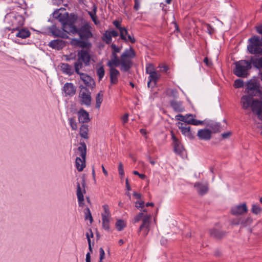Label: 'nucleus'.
Masks as SVG:
<instances>
[{
  "instance_id": "4",
  "label": "nucleus",
  "mask_w": 262,
  "mask_h": 262,
  "mask_svg": "<svg viewBox=\"0 0 262 262\" xmlns=\"http://www.w3.org/2000/svg\"><path fill=\"white\" fill-rule=\"evenodd\" d=\"M249 44L247 49L252 54L262 55V39L257 35L253 36L248 39Z\"/></svg>"
},
{
  "instance_id": "63",
  "label": "nucleus",
  "mask_w": 262,
  "mask_h": 262,
  "mask_svg": "<svg viewBox=\"0 0 262 262\" xmlns=\"http://www.w3.org/2000/svg\"><path fill=\"white\" fill-rule=\"evenodd\" d=\"M140 0H134V2H135V5H134V9L136 10V11H137L140 8Z\"/></svg>"
},
{
  "instance_id": "45",
  "label": "nucleus",
  "mask_w": 262,
  "mask_h": 262,
  "mask_svg": "<svg viewBox=\"0 0 262 262\" xmlns=\"http://www.w3.org/2000/svg\"><path fill=\"white\" fill-rule=\"evenodd\" d=\"M97 74L99 76V80H101L105 74V71L103 66H101L97 70Z\"/></svg>"
},
{
  "instance_id": "51",
  "label": "nucleus",
  "mask_w": 262,
  "mask_h": 262,
  "mask_svg": "<svg viewBox=\"0 0 262 262\" xmlns=\"http://www.w3.org/2000/svg\"><path fill=\"white\" fill-rule=\"evenodd\" d=\"M118 173L122 179L124 176V172L123 169V165L122 162H119L118 164Z\"/></svg>"
},
{
  "instance_id": "18",
  "label": "nucleus",
  "mask_w": 262,
  "mask_h": 262,
  "mask_svg": "<svg viewBox=\"0 0 262 262\" xmlns=\"http://www.w3.org/2000/svg\"><path fill=\"white\" fill-rule=\"evenodd\" d=\"M80 79L83 82L85 85L90 88H94L95 86V82L94 79L85 73L80 74Z\"/></svg>"
},
{
  "instance_id": "36",
  "label": "nucleus",
  "mask_w": 262,
  "mask_h": 262,
  "mask_svg": "<svg viewBox=\"0 0 262 262\" xmlns=\"http://www.w3.org/2000/svg\"><path fill=\"white\" fill-rule=\"evenodd\" d=\"M167 95L173 99H176L179 97V93L176 89H169L167 91Z\"/></svg>"
},
{
  "instance_id": "27",
  "label": "nucleus",
  "mask_w": 262,
  "mask_h": 262,
  "mask_svg": "<svg viewBox=\"0 0 262 262\" xmlns=\"http://www.w3.org/2000/svg\"><path fill=\"white\" fill-rule=\"evenodd\" d=\"M75 166L78 171H82L86 166L85 159L77 157L75 160Z\"/></svg>"
},
{
  "instance_id": "48",
  "label": "nucleus",
  "mask_w": 262,
  "mask_h": 262,
  "mask_svg": "<svg viewBox=\"0 0 262 262\" xmlns=\"http://www.w3.org/2000/svg\"><path fill=\"white\" fill-rule=\"evenodd\" d=\"M78 43L79 46L82 48H89L91 46V43L81 40L78 41Z\"/></svg>"
},
{
  "instance_id": "62",
  "label": "nucleus",
  "mask_w": 262,
  "mask_h": 262,
  "mask_svg": "<svg viewBox=\"0 0 262 262\" xmlns=\"http://www.w3.org/2000/svg\"><path fill=\"white\" fill-rule=\"evenodd\" d=\"M207 27V31L210 34L212 35L214 32V29L211 27V26L209 24L206 25Z\"/></svg>"
},
{
  "instance_id": "64",
  "label": "nucleus",
  "mask_w": 262,
  "mask_h": 262,
  "mask_svg": "<svg viewBox=\"0 0 262 262\" xmlns=\"http://www.w3.org/2000/svg\"><path fill=\"white\" fill-rule=\"evenodd\" d=\"M135 203L136 206L138 208H143L144 206V202L143 201H136Z\"/></svg>"
},
{
  "instance_id": "29",
  "label": "nucleus",
  "mask_w": 262,
  "mask_h": 262,
  "mask_svg": "<svg viewBox=\"0 0 262 262\" xmlns=\"http://www.w3.org/2000/svg\"><path fill=\"white\" fill-rule=\"evenodd\" d=\"M7 30L11 31L8 35V38L9 39L12 40L14 42H16V27L11 28L7 27L5 28V32H7Z\"/></svg>"
},
{
  "instance_id": "24",
  "label": "nucleus",
  "mask_w": 262,
  "mask_h": 262,
  "mask_svg": "<svg viewBox=\"0 0 262 262\" xmlns=\"http://www.w3.org/2000/svg\"><path fill=\"white\" fill-rule=\"evenodd\" d=\"M198 192L201 195L206 194L208 192V187L207 183H196L194 184Z\"/></svg>"
},
{
  "instance_id": "10",
  "label": "nucleus",
  "mask_w": 262,
  "mask_h": 262,
  "mask_svg": "<svg viewBox=\"0 0 262 262\" xmlns=\"http://www.w3.org/2000/svg\"><path fill=\"white\" fill-rule=\"evenodd\" d=\"M246 92L252 96L261 94L259 85L255 82L250 81L247 84Z\"/></svg>"
},
{
  "instance_id": "41",
  "label": "nucleus",
  "mask_w": 262,
  "mask_h": 262,
  "mask_svg": "<svg viewBox=\"0 0 262 262\" xmlns=\"http://www.w3.org/2000/svg\"><path fill=\"white\" fill-rule=\"evenodd\" d=\"M102 40L105 42L106 44H110L112 40V36L108 31H106L103 35Z\"/></svg>"
},
{
  "instance_id": "37",
  "label": "nucleus",
  "mask_w": 262,
  "mask_h": 262,
  "mask_svg": "<svg viewBox=\"0 0 262 262\" xmlns=\"http://www.w3.org/2000/svg\"><path fill=\"white\" fill-rule=\"evenodd\" d=\"M103 95L102 91L98 93L96 97V107L99 109L103 101Z\"/></svg>"
},
{
  "instance_id": "14",
  "label": "nucleus",
  "mask_w": 262,
  "mask_h": 262,
  "mask_svg": "<svg viewBox=\"0 0 262 262\" xmlns=\"http://www.w3.org/2000/svg\"><path fill=\"white\" fill-rule=\"evenodd\" d=\"M169 104L173 111L176 113H182L185 110L183 101L172 99L169 101Z\"/></svg>"
},
{
  "instance_id": "60",
  "label": "nucleus",
  "mask_w": 262,
  "mask_h": 262,
  "mask_svg": "<svg viewBox=\"0 0 262 262\" xmlns=\"http://www.w3.org/2000/svg\"><path fill=\"white\" fill-rule=\"evenodd\" d=\"M99 253H100L99 261H103V259L104 258L105 252L102 248H100Z\"/></svg>"
},
{
  "instance_id": "22",
  "label": "nucleus",
  "mask_w": 262,
  "mask_h": 262,
  "mask_svg": "<svg viewBox=\"0 0 262 262\" xmlns=\"http://www.w3.org/2000/svg\"><path fill=\"white\" fill-rule=\"evenodd\" d=\"M107 65L109 67H118L121 66V59H119L117 54L115 53H112L111 60L107 62Z\"/></svg>"
},
{
  "instance_id": "3",
  "label": "nucleus",
  "mask_w": 262,
  "mask_h": 262,
  "mask_svg": "<svg viewBox=\"0 0 262 262\" xmlns=\"http://www.w3.org/2000/svg\"><path fill=\"white\" fill-rule=\"evenodd\" d=\"M53 17L62 24V29L64 31L69 32L71 29L75 30L73 28L74 22L69 18L67 12L62 14L59 13V10H56L53 13Z\"/></svg>"
},
{
  "instance_id": "9",
  "label": "nucleus",
  "mask_w": 262,
  "mask_h": 262,
  "mask_svg": "<svg viewBox=\"0 0 262 262\" xmlns=\"http://www.w3.org/2000/svg\"><path fill=\"white\" fill-rule=\"evenodd\" d=\"M151 219L150 214L145 215L143 220V223L139 227V232L143 237H145L147 235L150 230Z\"/></svg>"
},
{
  "instance_id": "46",
  "label": "nucleus",
  "mask_w": 262,
  "mask_h": 262,
  "mask_svg": "<svg viewBox=\"0 0 262 262\" xmlns=\"http://www.w3.org/2000/svg\"><path fill=\"white\" fill-rule=\"evenodd\" d=\"M147 214H146V215ZM145 216V215H144L143 212H140L138 214H137L136 216H135L134 218L133 222L134 223H136L142 220L143 221V220L144 217Z\"/></svg>"
},
{
  "instance_id": "7",
  "label": "nucleus",
  "mask_w": 262,
  "mask_h": 262,
  "mask_svg": "<svg viewBox=\"0 0 262 262\" xmlns=\"http://www.w3.org/2000/svg\"><path fill=\"white\" fill-rule=\"evenodd\" d=\"M80 92L78 97L80 100V103L81 105H85L86 106H90L92 103L91 93L89 90L83 85L79 86Z\"/></svg>"
},
{
  "instance_id": "34",
  "label": "nucleus",
  "mask_w": 262,
  "mask_h": 262,
  "mask_svg": "<svg viewBox=\"0 0 262 262\" xmlns=\"http://www.w3.org/2000/svg\"><path fill=\"white\" fill-rule=\"evenodd\" d=\"M225 232L218 230L215 229H212L210 231V235L212 237L216 238H221L225 235Z\"/></svg>"
},
{
  "instance_id": "8",
  "label": "nucleus",
  "mask_w": 262,
  "mask_h": 262,
  "mask_svg": "<svg viewBox=\"0 0 262 262\" xmlns=\"http://www.w3.org/2000/svg\"><path fill=\"white\" fill-rule=\"evenodd\" d=\"M81 184L82 185V187H81L80 183L79 182L76 183V194L77 196L79 206L80 207H83L84 206L83 194L86 192L85 190V181L84 178L82 179Z\"/></svg>"
},
{
  "instance_id": "42",
  "label": "nucleus",
  "mask_w": 262,
  "mask_h": 262,
  "mask_svg": "<svg viewBox=\"0 0 262 262\" xmlns=\"http://www.w3.org/2000/svg\"><path fill=\"white\" fill-rule=\"evenodd\" d=\"M103 209V212L101 213V216L103 217L104 215L105 217H111V213L110 212L109 206L107 204H104L102 206Z\"/></svg>"
},
{
  "instance_id": "1",
  "label": "nucleus",
  "mask_w": 262,
  "mask_h": 262,
  "mask_svg": "<svg viewBox=\"0 0 262 262\" xmlns=\"http://www.w3.org/2000/svg\"><path fill=\"white\" fill-rule=\"evenodd\" d=\"M253 97L249 94L243 96L241 100L242 107L244 110L251 107L253 113L256 114L258 119L262 120V101L254 99Z\"/></svg>"
},
{
  "instance_id": "15",
  "label": "nucleus",
  "mask_w": 262,
  "mask_h": 262,
  "mask_svg": "<svg viewBox=\"0 0 262 262\" xmlns=\"http://www.w3.org/2000/svg\"><path fill=\"white\" fill-rule=\"evenodd\" d=\"M171 138L173 141L174 151L178 154L182 153L183 150H184V148L183 145L181 144V142L176 137L172 131L171 132Z\"/></svg>"
},
{
  "instance_id": "30",
  "label": "nucleus",
  "mask_w": 262,
  "mask_h": 262,
  "mask_svg": "<svg viewBox=\"0 0 262 262\" xmlns=\"http://www.w3.org/2000/svg\"><path fill=\"white\" fill-rule=\"evenodd\" d=\"M31 33L27 28H21L19 29L17 28V37L23 39L26 38L30 36Z\"/></svg>"
},
{
  "instance_id": "6",
  "label": "nucleus",
  "mask_w": 262,
  "mask_h": 262,
  "mask_svg": "<svg viewBox=\"0 0 262 262\" xmlns=\"http://www.w3.org/2000/svg\"><path fill=\"white\" fill-rule=\"evenodd\" d=\"M73 28L75 30L73 31L71 29L69 33H71L72 35L78 34L81 39H88L93 36V34L90 30L91 27L88 24L82 26L79 29H78L74 25Z\"/></svg>"
},
{
  "instance_id": "35",
  "label": "nucleus",
  "mask_w": 262,
  "mask_h": 262,
  "mask_svg": "<svg viewBox=\"0 0 262 262\" xmlns=\"http://www.w3.org/2000/svg\"><path fill=\"white\" fill-rule=\"evenodd\" d=\"M88 132H89V128L88 126L85 124H83L81 126L80 128V132L79 134L80 136L84 138V139H88Z\"/></svg>"
},
{
  "instance_id": "28",
  "label": "nucleus",
  "mask_w": 262,
  "mask_h": 262,
  "mask_svg": "<svg viewBox=\"0 0 262 262\" xmlns=\"http://www.w3.org/2000/svg\"><path fill=\"white\" fill-rule=\"evenodd\" d=\"M252 222V219L250 217H248L246 219L239 218L237 220H233L232 223L234 225L241 224L245 226L249 225Z\"/></svg>"
},
{
  "instance_id": "16",
  "label": "nucleus",
  "mask_w": 262,
  "mask_h": 262,
  "mask_svg": "<svg viewBox=\"0 0 262 262\" xmlns=\"http://www.w3.org/2000/svg\"><path fill=\"white\" fill-rule=\"evenodd\" d=\"M66 96L72 97L74 96L76 92V88L72 83H66L62 89Z\"/></svg>"
},
{
  "instance_id": "32",
  "label": "nucleus",
  "mask_w": 262,
  "mask_h": 262,
  "mask_svg": "<svg viewBox=\"0 0 262 262\" xmlns=\"http://www.w3.org/2000/svg\"><path fill=\"white\" fill-rule=\"evenodd\" d=\"M80 146L77 148L78 151L79 152V156L83 159H86V146L84 142H81Z\"/></svg>"
},
{
  "instance_id": "59",
  "label": "nucleus",
  "mask_w": 262,
  "mask_h": 262,
  "mask_svg": "<svg viewBox=\"0 0 262 262\" xmlns=\"http://www.w3.org/2000/svg\"><path fill=\"white\" fill-rule=\"evenodd\" d=\"M113 25L117 28L119 31L123 27L121 26V22L119 20H115L113 21Z\"/></svg>"
},
{
  "instance_id": "31",
  "label": "nucleus",
  "mask_w": 262,
  "mask_h": 262,
  "mask_svg": "<svg viewBox=\"0 0 262 262\" xmlns=\"http://www.w3.org/2000/svg\"><path fill=\"white\" fill-rule=\"evenodd\" d=\"M251 64L257 69H262V57H252L250 59Z\"/></svg>"
},
{
  "instance_id": "43",
  "label": "nucleus",
  "mask_w": 262,
  "mask_h": 262,
  "mask_svg": "<svg viewBox=\"0 0 262 262\" xmlns=\"http://www.w3.org/2000/svg\"><path fill=\"white\" fill-rule=\"evenodd\" d=\"M251 211L255 214H258L261 212V208L258 205L253 204L252 205Z\"/></svg>"
},
{
  "instance_id": "21",
  "label": "nucleus",
  "mask_w": 262,
  "mask_h": 262,
  "mask_svg": "<svg viewBox=\"0 0 262 262\" xmlns=\"http://www.w3.org/2000/svg\"><path fill=\"white\" fill-rule=\"evenodd\" d=\"M196 116L193 114H187V118L185 123L187 124L199 125L204 124L203 121L198 120L195 119Z\"/></svg>"
},
{
  "instance_id": "61",
  "label": "nucleus",
  "mask_w": 262,
  "mask_h": 262,
  "mask_svg": "<svg viewBox=\"0 0 262 262\" xmlns=\"http://www.w3.org/2000/svg\"><path fill=\"white\" fill-rule=\"evenodd\" d=\"M130 41L131 43H134L136 42V39L133 35H131L128 34L127 36V42Z\"/></svg>"
},
{
  "instance_id": "12",
  "label": "nucleus",
  "mask_w": 262,
  "mask_h": 262,
  "mask_svg": "<svg viewBox=\"0 0 262 262\" xmlns=\"http://www.w3.org/2000/svg\"><path fill=\"white\" fill-rule=\"evenodd\" d=\"M78 59L83 62L85 66H88L90 64L91 56L88 51L81 50L77 53Z\"/></svg>"
},
{
  "instance_id": "13",
  "label": "nucleus",
  "mask_w": 262,
  "mask_h": 262,
  "mask_svg": "<svg viewBox=\"0 0 262 262\" xmlns=\"http://www.w3.org/2000/svg\"><path fill=\"white\" fill-rule=\"evenodd\" d=\"M179 128L180 129L182 134L184 136L190 140L194 139V132L191 130V127L190 126H187L186 124H185L183 123L179 122Z\"/></svg>"
},
{
  "instance_id": "38",
  "label": "nucleus",
  "mask_w": 262,
  "mask_h": 262,
  "mask_svg": "<svg viewBox=\"0 0 262 262\" xmlns=\"http://www.w3.org/2000/svg\"><path fill=\"white\" fill-rule=\"evenodd\" d=\"M110 218L109 217H105L104 215L103 217H102V227L104 229L107 231L110 230Z\"/></svg>"
},
{
  "instance_id": "33",
  "label": "nucleus",
  "mask_w": 262,
  "mask_h": 262,
  "mask_svg": "<svg viewBox=\"0 0 262 262\" xmlns=\"http://www.w3.org/2000/svg\"><path fill=\"white\" fill-rule=\"evenodd\" d=\"M160 75L156 72H154L152 74H149L148 77V81L147 82V86L150 87V83L153 82L154 85L156 84L157 81L159 79Z\"/></svg>"
},
{
  "instance_id": "2",
  "label": "nucleus",
  "mask_w": 262,
  "mask_h": 262,
  "mask_svg": "<svg viewBox=\"0 0 262 262\" xmlns=\"http://www.w3.org/2000/svg\"><path fill=\"white\" fill-rule=\"evenodd\" d=\"M135 56L136 53L132 47L128 49H125L121 55V70L124 72L128 71L133 66V62L131 59L134 58Z\"/></svg>"
},
{
  "instance_id": "17",
  "label": "nucleus",
  "mask_w": 262,
  "mask_h": 262,
  "mask_svg": "<svg viewBox=\"0 0 262 262\" xmlns=\"http://www.w3.org/2000/svg\"><path fill=\"white\" fill-rule=\"evenodd\" d=\"M212 132L207 128L199 129L197 133V136L200 140L208 141L211 138Z\"/></svg>"
},
{
  "instance_id": "44",
  "label": "nucleus",
  "mask_w": 262,
  "mask_h": 262,
  "mask_svg": "<svg viewBox=\"0 0 262 262\" xmlns=\"http://www.w3.org/2000/svg\"><path fill=\"white\" fill-rule=\"evenodd\" d=\"M116 226L118 231H121L125 227V224L123 220H119L116 223Z\"/></svg>"
},
{
  "instance_id": "23",
  "label": "nucleus",
  "mask_w": 262,
  "mask_h": 262,
  "mask_svg": "<svg viewBox=\"0 0 262 262\" xmlns=\"http://www.w3.org/2000/svg\"><path fill=\"white\" fill-rule=\"evenodd\" d=\"M52 33L56 37H60L62 38H68V34H71V33H69L68 31H64L62 29V30H60L56 27L52 28Z\"/></svg>"
},
{
  "instance_id": "57",
  "label": "nucleus",
  "mask_w": 262,
  "mask_h": 262,
  "mask_svg": "<svg viewBox=\"0 0 262 262\" xmlns=\"http://www.w3.org/2000/svg\"><path fill=\"white\" fill-rule=\"evenodd\" d=\"M154 72H156L154 69V67L152 64H148L146 68V72L149 75L152 74Z\"/></svg>"
},
{
  "instance_id": "19",
  "label": "nucleus",
  "mask_w": 262,
  "mask_h": 262,
  "mask_svg": "<svg viewBox=\"0 0 262 262\" xmlns=\"http://www.w3.org/2000/svg\"><path fill=\"white\" fill-rule=\"evenodd\" d=\"M79 122L88 123L90 121L89 113L83 108H80L77 113Z\"/></svg>"
},
{
  "instance_id": "26",
  "label": "nucleus",
  "mask_w": 262,
  "mask_h": 262,
  "mask_svg": "<svg viewBox=\"0 0 262 262\" xmlns=\"http://www.w3.org/2000/svg\"><path fill=\"white\" fill-rule=\"evenodd\" d=\"M49 46L53 49L60 50L64 47V43L62 40L56 39L50 41Z\"/></svg>"
},
{
  "instance_id": "53",
  "label": "nucleus",
  "mask_w": 262,
  "mask_h": 262,
  "mask_svg": "<svg viewBox=\"0 0 262 262\" xmlns=\"http://www.w3.org/2000/svg\"><path fill=\"white\" fill-rule=\"evenodd\" d=\"M244 82L241 79H236L235 80L234 83V86L235 88H241L243 87Z\"/></svg>"
},
{
  "instance_id": "56",
  "label": "nucleus",
  "mask_w": 262,
  "mask_h": 262,
  "mask_svg": "<svg viewBox=\"0 0 262 262\" xmlns=\"http://www.w3.org/2000/svg\"><path fill=\"white\" fill-rule=\"evenodd\" d=\"M187 118V114L185 115H183L182 114H178L176 116V118L177 120L184 122L185 123Z\"/></svg>"
},
{
  "instance_id": "25",
  "label": "nucleus",
  "mask_w": 262,
  "mask_h": 262,
  "mask_svg": "<svg viewBox=\"0 0 262 262\" xmlns=\"http://www.w3.org/2000/svg\"><path fill=\"white\" fill-rule=\"evenodd\" d=\"M60 68L62 72L69 76H71L74 73V70L71 65L67 63H61Z\"/></svg>"
},
{
  "instance_id": "40",
  "label": "nucleus",
  "mask_w": 262,
  "mask_h": 262,
  "mask_svg": "<svg viewBox=\"0 0 262 262\" xmlns=\"http://www.w3.org/2000/svg\"><path fill=\"white\" fill-rule=\"evenodd\" d=\"M119 32L121 39L124 40L125 42H127V36L129 34L127 30L126 29V28L123 27L120 30H119Z\"/></svg>"
},
{
  "instance_id": "39",
  "label": "nucleus",
  "mask_w": 262,
  "mask_h": 262,
  "mask_svg": "<svg viewBox=\"0 0 262 262\" xmlns=\"http://www.w3.org/2000/svg\"><path fill=\"white\" fill-rule=\"evenodd\" d=\"M83 62L78 59V61L75 62L74 64L75 71L77 74L79 75L80 74L83 73L80 72V70L83 67Z\"/></svg>"
},
{
  "instance_id": "20",
  "label": "nucleus",
  "mask_w": 262,
  "mask_h": 262,
  "mask_svg": "<svg viewBox=\"0 0 262 262\" xmlns=\"http://www.w3.org/2000/svg\"><path fill=\"white\" fill-rule=\"evenodd\" d=\"M110 76L111 84H117L118 82V77L120 73L118 70L114 67H110Z\"/></svg>"
},
{
  "instance_id": "55",
  "label": "nucleus",
  "mask_w": 262,
  "mask_h": 262,
  "mask_svg": "<svg viewBox=\"0 0 262 262\" xmlns=\"http://www.w3.org/2000/svg\"><path fill=\"white\" fill-rule=\"evenodd\" d=\"M97 7L95 4H93L92 7V11H88V14L91 18L96 14Z\"/></svg>"
},
{
  "instance_id": "54",
  "label": "nucleus",
  "mask_w": 262,
  "mask_h": 262,
  "mask_svg": "<svg viewBox=\"0 0 262 262\" xmlns=\"http://www.w3.org/2000/svg\"><path fill=\"white\" fill-rule=\"evenodd\" d=\"M111 48L113 50L112 53H115V54H117L121 51V47H117L115 44L112 43L111 46Z\"/></svg>"
},
{
  "instance_id": "11",
  "label": "nucleus",
  "mask_w": 262,
  "mask_h": 262,
  "mask_svg": "<svg viewBox=\"0 0 262 262\" xmlns=\"http://www.w3.org/2000/svg\"><path fill=\"white\" fill-rule=\"evenodd\" d=\"M248 211L245 203L233 206L230 210L231 213L234 215H241L246 213Z\"/></svg>"
},
{
  "instance_id": "49",
  "label": "nucleus",
  "mask_w": 262,
  "mask_h": 262,
  "mask_svg": "<svg viewBox=\"0 0 262 262\" xmlns=\"http://www.w3.org/2000/svg\"><path fill=\"white\" fill-rule=\"evenodd\" d=\"M11 18H13L14 19V20H16V15L14 13H7L5 17V21L6 22H7L8 23H10L9 19H10Z\"/></svg>"
},
{
  "instance_id": "58",
  "label": "nucleus",
  "mask_w": 262,
  "mask_h": 262,
  "mask_svg": "<svg viewBox=\"0 0 262 262\" xmlns=\"http://www.w3.org/2000/svg\"><path fill=\"white\" fill-rule=\"evenodd\" d=\"M17 21H18V22L17 23V26H22L23 25H24L25 18L21 15L17 16Z\"/></svg>"
},
{
  "instance_id": "50",
  "label": "nucleus",
  "mask_w": 262,
  "mask_h": 262,
  "mask_svg": "<svg viewBox=\"0 0 262 262\" xmlns=\"http://www.w3.org/2000/svg\"><path fill=\"white\" fill-rule=\"evenodd\" d=\"M210 127L214 130V133L220 132V125L218 123H211Z\"/></svg>"
},
{
  "instance_id": "47",
  "label": "nucleus",
  "mask_w": 262,
  "mask_h": 262,
  "mask_svg": "<svg viewBox=\"0 0 262 262\" xmlns=\"http://www.w3.org/2000/svg\"><path fill=\"white\" fill-rule=\"evenodd\" d=\"M86 212H85V220H89L90 223H92L93 221V217L91 214V211L89 209V208L87 207L86 209Z\"/></svg>"
},
{
  "instance_id": "5",
  "label": "nucleus",
  "mask_w": 262,
  "mask_h": 262,
  "mask_svg": "<svg viewBox=\"0 0 262 262\" xmlns=\"http://www.w3.org/2000/svg\"><path fill=\"white\" fill-rule=\"evenodd\" d=\"M251 68L250 61L245 60H239L235 63L234 74L239 77H246L248 75V71Z\"/></svg>"
},
{
  "instance_id": "52",
  "label": "nucleus",
  "mask_w": 262,
  "mask_h": 262,
  "mask_svg": "<svg viewBox=\"0 0 262 262\" xmlns=\"http://www.w3.org/2000/svg\"><path fill=\"white\" fill-rule=\"evenodd\" d=\"M69 123L73 130H76L77 128V124L75 119L71 118L69 119Z\"/></svg>"
}]
</instances>
